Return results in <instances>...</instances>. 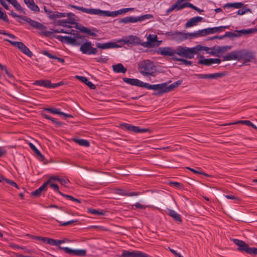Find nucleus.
Segmentation results:
<instances>
[{
	"instance_id": "nucleus-1",
	"label": "nucleus",
	"mask_w": 257,
	"mask_h": 257,
	"mask_svg": "<svg viewBox=\"0 0 257 257\" xmlns=\"http://www.w3.org/2000/svg\"><path fill=\"white\" fill-rule=\"evenodd\" d=\"M69 7L76 10H80L82 12L92 15H97L107 17H115L118 15L125 13L134 10V8H124L116 11L109 12L108 11H102L97 9H87L75 5H69Z\"/></svg>"
},
{
	"instance_id": "nucleus-2",
	"label": "nucleus",
	"mask_w": 257,
	"mask_h": 257,
	"mask_svg": "<svg viewBox=\"0 0 257 257\" xmlns=\"http://www.w3.org/2000/svg\"><path fill=\"white\" fill-rule=\"evenodd\" d=\"M200 46H197L195 47L188 48L180 46L176 49V53L179 56L184 57L187 59H192L194 55L198 53L200 50Z\"/></svg>"
},
{
	"instance_id": "nucleus-3",
	"label": "nucleus",
	"mask_w": 257,
	"mask_h": 257,
	"mask_svg": "<svg viewBox=\"0 0 257 257\" xmlns=\"http://www.w3.org/2000/svg\"><path fill=\"white\" fill-rule=\"evenodd\" d=\"M155 67L153 63L149 60H144L138 65L139 71L144 76H155Z\"/></svg>"
},
{
	"instance_id": "nucleus-4",
	"label": "nucleus",
	"mask_w": 257,
	"mask_h": 257,
	"mask_svg": "<svg viewBox=\"0 0 257 257\" xmlns=\"http://www.w3.org/2000/svg\"><path fill=\"white\" fill-rule=\"evenodd\" d=\"M58 40L61 42H64L68 44H71L75 46H79L81 44V42L79 41L78 39H84L83 36H76L73 38L69 36H62L61 35H57L55 36Z\"/></svg>"
},
{
	"instance_id": "nucleus-5",
	"label": "nucleus",
	"mask_w": 257,
	"mask_h": 257,
	"mask_svg": "<svg viewBox=\"0 0 257 257\" xmlns=\"http://www.w3.org/2000/svg\"><path fill=\"white\" fill-rule=\"evenodd\" d=\"M5 41L9 42L14 47L17 48L23 54L26 55L28 57L31 58L33 54L32 51L22 42H17L10 40L9 39H5Z\"/></svg>"
},
{
	"instance_id": "nucleus-6",
	"label": "nucleus",
	"mask_w": 257,
	"mask_h": 257,
	"mask_svg": "<svg viewBox=\"0 0 257 257\" xmlns=\"http://www.w3.org/2000/svg\"><path fill=\"white\" fill-rule=\"evenodd\" d=\"M238 61L243 60L245 62H250L254 59V55L251 51L246 49L238 50Z\"/></svg>"
},
{
	"instance_id": "nucleus-7",
	"label": "nucleus",
	"mask_w": 257,
	"mask_h": 257,
	"mask_svg": "<svg viewBox=\"0 0 257 257\" xmlns=\"http://www.w3.org/2000/svg\"><path fill=\"white\" fill-rule=\"evenodd\" d=\"M80 50L83 54L89 55H95L98 51L96 48L92 46V44L89 41L86 42L82 44Z\"/></svg>"
},
{
	"instance_id": "nucleus-8",
	"label": "nucleus",
	"mask_w": 257,
	"mask_h": 257,
	"mask_svg": "<svg viewBox=\"0 0 257 257\" xmlns=\"http://www.w3.org/2000/svg\"><path fill=\"white\" fill-rule=\"evenodd\" d=\"M231 46H217L216 48L213 47V48H208V47H204V50L205 51H208L209 50H212L211 52H208V53L212 55L219 56L220 54H222L224 52L231 49Z\"/></svg>"
},
{
	"instance_id": "nucleus-9",
	"label": "nucleus",
	"mask_w": 257,
	"mask_h": 257,
	"mask_svg": "<svg viewBox=\"0 0 257 257\" xmlns=\"http://www.w3.org/2000/svg\"><path fill=\"white\" fill-rule=\"evenodd\" d=\"M121 256V257H150L149 254L141 251H130L127 250H123Z\"/></svg>"
},
{
	"instance_id": "nucleus-10",
	"label": "nucleus",
	"mask_w": 257,
	"mask_h": 257,
	"mask_svg": "<svg viewBox=\"0 0 257 257\" xmlns=\"http://www.w3.org/2000/svg\"><path fill=\"white\" fill-rule=\"evenodd\" d=\"M200 58L201 59L198 61V64L205 65L208 66L214 63L219 64L221 62V60L219 58L204 59L203 55H200Z\"/></svg>"
},
{
	"instance_id": "nucleus-11",
	"label": "nucleus",
	"mask_w": 257,
	"mask_h": 257,
	"mask_svg": "<svg viewBox=\"0 0 257 257\" xmlns=\"http://www.w3.org/2000/svg\"><path fill=\"white\" fill-rule=\"evenodd\" d=\"M157 53L165 56H171L174 57V54H176V50H173L171 47H160L159 48Z\"/></svg>"
},
{
	"instance_id": "nucleus-12",
	"label": "nucleus",
	"mask_w": 257,
	"mask_h": 257,
	"mask_svg": "<svg viewBox=\"0 0 257 257\" xmlns=\"http://www.w3.org/2000/svg\"><path fill=\"white\" fill-rule=\"evenodd\" d=\"M231 240L234 244L238 246L237 249L239 251L247 252L249 246L245 241L235 238H232Z\"/></svg>"
},
{
	"instance_id": "nucleus-13",
	"label": "nucleus",
	"mask_w": 257,
	"mask_h": 257,
	"mask_svg": "<svg viewBox=\"0 0 257 257\" xmlns=\"http://www.w3.org/2000/svg\"><path fill=\"white\" fill-rule=\"evenodd\" d=\"M23 20L28 23L30 26L34 28H36L40 30H44L46 29V26L38 22L31 19L29 18L24 17Z\"/></svg>"
},
{
	"instance_id": "nucleus-14",
	"label": "nucleus",
	"mask_w": 257,
	"mask_h": 257,
	"mask_svg": "<svg viewBox=\"0 0 257 257\" xmlns=\"http://www.w3.org/2000/svg\"><path fill=\"white\" fill-rule=\"evenodd\" d=\"M64 251L70 255L80 256H84L86 254V250L85 249H73L67 247H65Z\"/></svg>"
},
{
	"instance_id": "nucleus-15",
	"label": "nucleus",
	"mask_w": 257,
	"mask_h": 257,
	"mask_svg": "<svg viewBox=\"0 0 257 257\" xmlns=\"http://www.w3.org/2000/svg\"><path fill=\"white\" fill-rule=\"evenodd\" d=\"M95 45L97 48H99L101 49L115 48L120 47L118 44H116L115 42H109L105 43H96Z\"/></svg>"
},
{
	"instance_id": "nucleus-16",
	"label": "nucleus",
	"mask_w": 257,
	"mask_h": 257,
	"mask_svg": "<svg viewBox=\"0 0 257 257\" xmlns=\"http://www.w3.org/2000/svg\"><path fill=\"white\" fill-rule=\"evenodd\" d=\"M190 33H186L183 32L175 31L174 32V37L173 40L177 41H182L189 38H190L189 35Z\"/></svg>"
},
{
	"instance_id": "nucleus-17",
	"label": "nucleus",
	"mask_w": 257,
	"mask_h": 257,
	"mask_svg": "<svg viewBox=\"0 0 257 257\" xmlns=\"http://www.w3.org/2000/svg\"><path fill=\"white\" fill-rule=\"evenodd\" d=\"M50 183V180L45 182L41 187L37 189L35 191L32 192V195L39 197L41 195L42 192L45 191L47 190V186Z\"/></svg>"
},
{
	"instance_id": "nucleus-18",
	"label": "nucleus",
	"mask_w": 257,
	"mask_h": 257,
	"mask_svg": "<svg viewBox=\"0 0 257 257\" xmlns=\"http://www.w3.org/2000/svg\"><path fill=\"white\" fill-rule=\"evenodd\" d=\"M169 82L170 81L168 82H165L161 84H156V90H158L159 91V94L169 92L168 86V84Z\"/></svg>"
},
{
	"instance_id": "nucleus-19",
	"label": "nucleus",
	"mask_w": 257,
	"mask_h": 257,
	"mask_svg": "<svg viewBox=\"0 0 257 257\" xmlns=\"http://www.w3.org/2000/svg\"><path fill=\"white\" fill-rule=\"evenodd\" d=\"M203 20L202 17L197 16L191 18L185 24L186 28H189L197 25V23L201 22Z\"/></svg>"
},
{
	"instance_id": "nucleus-20",
	"label": "nucleus",
	"mask_w": 257,
	"mask_h": 257,
	"mask_svg": "<svg viewBox=\"0 0 257 257\" xmlns=\"http://www.w3.org/2000/svg\"><path fill=\"white\" fill-rule=\"evenodd\" d=\"M223 61L237 60L238 61V51H233L222 57Z\"/></svg>"
},
{
	"instance_id": "nucleus-21",
	"label": "nucleus",
	"mask_w": 257,
	"mask_h": 257,
	"mask_svg": "<svg viewBox=\"0 0 257 257\" xmlns=\"http://www.w3.org/2000/svg\"><path fill=\"white\" fill-rule=\"evenodd\" d=\"M140 39L136 36H130L127 39L124 40L126 44H130L136 45H139L140 44Z\"/></svg>"
},
{
	"instance_id": "nucleus-22",
	"label": "nucleus",
	"mask_w": 257,
	"mask_h": 257,
	"mask_svg": "<svg viewBox=\"0 0 257 257\" xmlns=\"http://www.w3.org/2000/svg\"><path fill=\"white\" fill-rule=\"evenodd\" d=\"M122 80L124 82L133 86L140 87L141 83H142V81L135 78L124 77Z\"/></svg>"
},
{
	"instance_id": "nucleus-23",
	"label": "nucleus",
	"mask_w": 257,
	"mask_h": 257,
	"mask_svg": "<svg viewBox=\"0 0 257 257\" xmlns=\"http://www.w3.org/2000/svg\"><path fill=\"white\" fill-rule=\"evenodd\" d=\"M75 77L80 80L81 81L84 82L85 84H86L90 89H94L96 88L95 85L93 84L91 82L89 81L87 77L84 76H81L76 75Z\"/></svg>"
},
{
	"instance_id": "nucleus-24",
	"label": "nucleus",
	"mask_w": 257,
	"mask_h": 257,
	"mask_svg": "<svg viewBox=\"0 0 257 257\" xmlns=\"http://www.w3.org/2000/svg\"><path fill=\"white\" fill-rule=\"evenodd\" d=\"M51 31H46L43 32V35L46 37H51L53 33H66L70 34L69 32L65 31L63 29H51Z\"/></svg>"
},
{
	"instance_id": "nucleus-25",
	"label": "nucleus",
	"mask_w": 257,
	"mask_h": 257,
	"mask_svg": "<svg viewBox=\"0 0 257 257\" xmlns=\"http://www.w3.org/2000/svg\"><path fill=\"white\" fill-rule=\"evenodd\" d=\"M183 2H184V0H177L175 4L173 5V6H176L175 9L177 11L182 10L186 7L189 8L190 3L187 2L181 4Z\"/></svg>"
},
{
	"instance_id": "nucleus-26",
	"label": "nucleus",
	"mask_w": 257,
	"mask_h": 257,
	"mask_svg": "<svg viewBox=\"0 0 257 257\" xmlns=\"http://www.w3.org/2000/svg\"><path fill=\"white\" fill-rule=\"evenodd\" d=\"M207 34H209L208 28L200 30L194 33H191L189 34V35L190 38H192L193 37H197L198 36H204Z\"/></svg>"
},
{
	"instance_id": "nucleus-27",
	"label": "nucleus",
	"mask_w": 257,
	"mask_h": 257,
	"mask_svg": "<svg viewBox=\"0 0 257 257\" xmlns=\"http://www.w3.org/2000/svg\"><path fill=\"white\" fill-rule=\"evenodd\" d=\"M229 26H219L214 28H208L209 34H213L217 32H220L224 31L226 29H229Z\"/></svg>"
},
{
	"instance_id": "nucleus-28",
	"label": "nucleus",
	"mask_w": 257,
	"mask_h": 257,
	"mask_svg": "<svg viewBox=\"0 0 257 257\" xmlns=\"http://www.w3.org/2000/svg\"><path fill=\"white\" fill-rule=\"evenodd\" d=\"M168 215L172 217L176 221L180 223L182 222L181 215L176 213L174 210L172 209L168 210Z\"/></svg>"
},
{
	"instance_id": "nucleus-29",
	"label": "nucleus",
	"mask_w": 257,
	"mask_h": 257,
	"mask_svg": "<svg viewBox=\"0 0 257 257\" xmlns=\"http://www.w3.org/2000/svg\"><path fill=\"white\" fill-rule=\"evenodd\" d=\"M79 29L81 32L86 33V34L89 35L90 36H94V37L97 36V34L95 32H98V30L95 28L92 30V32L88 28L83 27V26L80 27V28H79Z\"/></svg>"
},
{
	"instance_id": "nucleus-30",
	"label": "nucleus",
	"mask_w": 257,
	"mask_h": 257,
	"mask_svg": "<svg viewBox=\"0 0 257 257\" xmlns=\"http://www.w3.org/2000/svg\"><path fill=\"white\" fill-rule=\"evenodd\" d=\"M112 68L113 71L116 73H125L127 71L126 68H125L121 63L113 65Z\"/></svg>"
},
{
	"instance_id": "nucleus-31",
	"label": "nucleus",
	"mask_w": 257,
	"mask_h": 257,
	"mask_svg": "<svg viewBox=\"0 0 257 257\" xmlns=\"http://www.w3.org/2000/svg\"><path fill=\"white\" fill-rule=\"evenodd\" d=\"M33 84L35 85H40L44 87L49 88V85L50 84V80H38L35 81Z\"/></svg>"
},
{
	"instance_id": "nucleus-32",
	"label": "nucleus",
	"mask_w": 257,
	"mask_h": 257,
	"mask_svg": "<svg viewBox=\"0 0 257 257\" xmlns=\"http://www.w3.org/2000/svg\"><path fill=\"white\" fill-rule=\"evenodd\" d=\"M25 4L31 11L37 13L40 12V8L36 4H35L34 1H31Z\"/></svg>"
},
{
	"instance_id": "nucleus-33",
	"label": "nucleus",
	"mask_w": 257,
	"mask_h": 257,
	"mask_svg": "<svg viewBox=\"0 0 257 257\" xmlns=\"http://www.w3.org/2000/svg\"><path fill=\"white\" fill-rule=\"evenodd\" d=\"M136 22H137V17L132 16L123 18L120 19L119 21V23H122L124 24Z\"/></svg>"
},
{
	"instance_id": "nucleus-34",
	"label": "nucleus",
	"mask_w": 257,
	"mask_h": 257,
	"mask_svg": "<svg viewBox=\"0 0 257 257\" xmlns=\"http://www.w3.org/2000/svg\"><path fill=\"white\" fill-rule=\"evenodd\" d=\"M117 193L123 196H137L138 195L137 192H127L125 190L118 189L117 190Z\"/></svg>"
},
{
	"instance_id": "nucleus-35",
	"label": "nucleus",
	"mask_w": 257,
	"mask_h": 257,
	"mask_svg": "<svg viewBox=\"0 0 257 257\" xmlns=\"http://www.w3.org/2000/svg\"><path fill=\"white\" fill-rule=\"evenodd\" d=\"M42 116L49 120H51L54 123H55L57 126H61L63 123L61 121L57 120V119L55 118L52 117L51 116L47 115L45 113H42Z\"/></svg>"
},
{
	"instance_id": "nucleus-36",
	"label": "nucleus",
	"mask_w": 257,
	"mask_h": 257,
	"mask_svg": "<svg viewBox=\"0 0 257 257\" xmlns=\"http://www.w3.org/2000/svg\"><path fill=\"white\" fill-rule=\"evenodd\" d=\"M73 141L75 143H77V144H78L81 146H84V147H88L90 146L89 142L86 140L74 139Z\"/></svg>"
},
{
	"instance_id": "nucleus-37",
	"label": "nucleus",
	"mask_w": 257,
	"mask_h": 257,
	"mask_svg": "<svg viewBox=\"0 0 257 257\" xmlns=\"http://www.w3.org/2000/svg\"><path fill=\"white\" fill-rule=\"evenodd\" d=\"M246 124L248 126H251L252 127L254 128H256V127L255 126V125L253 124L249 120H239L238 121H236L235 122H234V123H229L228 124V125H230V124Z\"/></svg>"
},
{
	"instance_id": "nucleus-38",
	"label": "nucleus",
	"mask_w": 257,
	"mask_h": 257,
	"mask_svg": "<svg viewBox=\"0 0 257 257\" xmlns=\"http://www.w3.org/2000/svg\"><path fill=\"white\" fill-rule=\"evenodd\" d=\"M243 6L242 3H228L224 5V7L226 8H234L236 9H240Z\"/></svg>"
},
{
	"instance_id": "nucleus-39",
	"label": "nucleus",
	"mask_w": 257,
	"mask_h": 257,
	"mask_svg": "<svg viewBox=\"0 0 257 257\" xmlns=\"http://www.w3.org/2000/svg\"><path fill=\"white\" fill-rule=\"evenodd\" d=\"M240 36V34H238V33L235 32V33H232L231 32H227L225 33V34L223 36H221L220 38H224L226 37H229V38H234V37H237Z\"/></svg>"
},
{
	"instance_id": "nucleus-40",
	"label": "nucleus",
	"mask_w": 257,
	"mask_h": 257,
	"mask_svg": "<svg viewBox=\"0 0 257 257\" xmlns=\"http://www.w3.org/2000/svg\"><path fill=\"white\" fill-rule=\"evenodd\" d=\"M137 22H142L144 21L147 19H152L153 18V16L152 14H145L144 15H142L139 17H136Z\"/></svg>"
},
{
	"instance_id": "nucleus-41",
	"label": "nucleus",
	"mask_w": 257,
	"mask_h": 257,
	"mask_svg": "<svg viewBox=\"0 0 257 257\" xmlns=\"http://www.w3.org/2000/svg\"><path fill=\"white\" fill-rule=\"evenodd\" d=\"M0 20H3L6 23L9 24V20L5 12L3 11V10L2 8H0Z\"/></svg>"
},
{
	"instance_id": "nucleus-42",
	"label": "nucleus",
	"mask_w": 257,
	"mask_h": 257,
	"mask_svg": "<svg viewBox=\"0 0 257 257\" xmlns=\"http://www.w3.org/2000/svg\"><path fill=\"white\" fill-rule=\"evenodd\" d=\"M182 82V80H178V81L174 82L172 84L169 85L168 86V90H169V92L172 91L175 88L178 87L181 84Z\"/></svg>"
},
{
	"instance_id": "nucleus-43",
	"label": "nucleus",
	"mask_w": 257,
	"mask_h": 257,
	"mask_svg": "<svg viewBox=\"0 0 257 257\" xmlns=\"http://www.w3.org/2000/svg\"><path fill=\"white\" fill-rule=\"evenodd\" d=\"M172 59L174 61H180L185 65H192V62L191 61H188V60H187L183 59V58H177L176 57H174L172 58Z\"/></svg>"
},
{
	"instance_id": "nucleus-44",
	"label": "nucleus",
	"mask_w": 257,
	"mask_h": 257,
	"mask_svg": "<svg viewBox=\"0 0 257 257\" xmlns=\"http://www.w3.org/2000/svg\"><path fill=\"white\" fill-rule=\"evenodd\" d=\"M156 84L151 85L148 83H144L142 81V83H141V87H144L149 90H156Z\"/></svg>"
},
{
	"instance_id": "nucleus-45",
	"label": "nucleus",
	"mask_w": 257,
	"mask_h": 257,
	"mask_svg": "<svg viewBox=\"0 0 257 257\" xmlns=\"http://www.w3.org/2000/svg\"><path fill=\"white\" fill-rule=\"evenodd\" d=\"M11 4L17 10H18L23 14H25V11H24L23 9L21 7V5L18 3L17 0H14Z\"/></svg>"
},
{
	"instance_id": "nucleus-46",
	"label": "nucleus",
	"mask_w": 257,
	"mask_h": 257,
	"mask_svg": "<svg viewBox=\"0 0 257 257\" xmlns=\"http://www.w3.org/2000/svg\"><path fill=\"white\" fill-rule=\"evenodd\" d=\"M188 170L191 171V172H193L194 173H195V174H200V175H203V176H206V177H210V176L202 171H199V170H196L194 169H193V168H190V167H187L186 168Z\"/></svg>"
},
{
	"instance_id": "nucleus-47",
	"label": "nucleus",
	"mask_w": 257,
	"mask_h": 257,
	"mask_svg": "<svg viewBox=\"0 0 257 257\" xmlns=\"http://www.w3.org/2000/svg\"><path fill=\"white\" fill-rule=\"evenodd\" d=\"M224 76L222 73H216L214 74H208V77L209 79H215L217 78L221 77Z\"/></svg>"
},
{
	"instance_id": "nucleus-48",
	"label": "nucleus",
	"mask_w": 257,
	"mask_h": 257,
	"mask_svg": "<svg viewBox=\"0 0 257 257\" xmlns=\"http://www.w3.org/2000/svg\"><path fill=\"white\" fill-rule=\"evenodd\" d=\"M45 110L50 112L51 113L59 115H60L61 112L59 109L55 108H45Z\"/></svg>"
},
{
	"instance_id": "nucleus-49",
	"label": "nucleus",
	"mask_w": 257,
	"mask_h": 257,
	"mask_svg": "<svg viewBox=\"0 0 257 257\" xmlns=\"http://www.w3.org/2000/svg\"><path fill=\"white\" fill-rule=\"evenodd\" d=\"M88 212L94 215H103L104 213L103 210L99 211L95 209H89Z\"/></svg>"
},
{
	"instance_id": "nucleus-50",
	"label": "nucleus",
	"mask_w": 257,
	"mask_h": 257,
	"mask_svg": "<svg viewBox=\"0 0 257 257\" xmlns=\"http://www.w3.org/2000/svg\"><path fill=\"white\" fill-rule=\"evenodd\" d=\"M147 40H148L150 44L151 45L152 43L157 41V35H150L147 38Z\"/></svg>"
},
{
	"instance_id": "nucleus-51",
	"label": "nucleus",
	"mask_w": 257,
	"mask_h": 257,
	"mask_svg": "<svg viewBox=\"0 0 257 257\" xmlns=\"http://www.w3.org/2000/svg\"><path fill=\"white\" fill-rule=\"evenodd\" d=\"M77 222H78V220H77V219L72 220H70V221H66L65 222L59 221L60 226H67V225H70V224H72L74 223Z\"/></svg>"
},
{
	"instance_id": "nucleus-52",
	"label": "nucleus",
	"mask_w": 257,
	"mask_h": 257,
	"mask_svg": "<svg viewBox=\"0 0 257 257\" xmlns=\"http://www.w3.org/2000/svg\"><path fill=\"white\" fill-rule=\"evenodd\" d=\"M58 14L59 12L57 11L53 12L51 11V13L49 15V16H48V17L50 20H54L58 18Z\"/></svg>"
},
{
	"instance_id": "nucleus-53",
	"label": "nucleus",
	"mask_w": 257,
	"mask_h": 257,
	"mask_svg": "<svg viewBox=\"0 0 257 257\" xmlns=\"http://www.w3.org/2000/svg\"><path fill=\"white\" fill-rule=\"evenodd\" d=\"M252 31L251 29H248V30L242 29V30L235 31V32L238 33V34H240V36H241L242 35H245V34H248L251 33H252Z\"/></svg>"
},
{
	"instance_id": "nucleus-54",
	"label": "nucleus",
	"mask_w": 257,
	"mask_h": 257,
	"mask_svg": "<svg viewBox=\"0 0 257 257\" xmlns=\"http://www.w3.org/2000/svg\"><path fill=\"white\" fill-rule=\"evenodd\" d=\"M63 196L66 197V198L70 200H72V201H75L78 203H81V200L78 199H77V198H75L74 197H73L72 196H71V195H66V194H63V195H62Z\"/></svg>"
},
{
	"instance_id": "nucleus-55",
	"label": "nucleus",
	"mask_w": 257,
	"mask_h": 257,
	"mask_svg": "<svg viewBox=\"0 0 257 257\" xmlns=\"http://www.w3.org/2000/svg\"><path fill=\"white\" fill-rule=\"evenodd\" d=\"M246 253L250 254L257 255V248L249 247Z\"/></svg>"
},
{
	"instance_id": "nucleus-56",
	"label": "nucleus",
	"mask_w": 257,
	"mask_h": 257,
	"mask_svg": "<svg viewBox=\"0 0 257 257\" xmlns=\"http://www.w3.org/2000/svg\"><path fill=\"white\" fill-rule=\"evenodd\" d=\"M30 148L33 150L36 154L40 155V151L35 147V146L32 143H30L29 144Z\"/></svg>"
},
{
	"instance_id": "nucleus-57",
	"label": "nucleus",
	"mask_w": 257,
	"mask_h": 257,
	"mask_svg": "<svg viewBox=\"0 0 257 257\" xmlns=\"http://www.w3.org/2000/svg\"><path fill=\"white\" fill-rule=\"evenodd\" d=\"M50 187L53 188L55 191L58 192L60 195H63V193H62L59 189V186L56 184H51Z\"/></svg>"
},
{
	"instance_id": "nucleus-58",
	"label": "nucleus",
	"mask_w": 257,
	"mask_h": 257,
	"mask_svg": "<svg viewBox=\"0 0 257 257\" xmlns=\"http://www.w3.org/2000/svg\"><path fill=\"white\" fill-rule=\"evenodd\" d=\"M66 16H72L74 17L75 15L73 13H60L59 12L58 14V18L65 17Z\"/></svg>"
},
{
	"instance_id": "nucleus-59",
	"label": "nucleus",
	"mask_w": 257,
	"mask_h": 257,
	"mask_svg": "<svg viewBox=\"0 0 257 257\" xmlns=\"http://www.w3.org/2000/svg\"><path fill=\"white\" fill-rule=\"evenodd\" d=\"M59 241H58V240L54 239L52 238H48V240L47 241V243L50 244L52 245H57V242H59Z\"/></svg>"
},
{
	"instance_id": "nucleus-60",
	"label": "nucleus",
	"mask_w": 257,
	"mask_h": 257,
	"mask_svg": "<svg viewBox=\"0 0 257 257\" xmlns=\"http://www.w3.org/2000/svg\"><path fill=\"white\" fill-rule=\"evenodd\" d=\"M6 182L7 183L10 184L11 186H13V187H14L15 188H19L18 185H17V184L15 182H14L13 181H12V180H11L10 179H6Z\"/></svg>"
},
{
	"instance_id": "nucleus-61",
	"label": "nucleus",
	"mask_w": 257,
	"mask_h": 257,
	"mask_svg": "<svg viewBox=\"0 0 257 257\" xmlns=\"http://www.w3.org/2000/svg\"><path fill=\"white\" fill-rule=\"evenodd\" d=\"M196 76L199 79H208V74H195Z\"/></svg>"
},
{
	"instance_id": "nucleus-62",
	"label": "nucleus",
	"mask_w": 257,
	"mask_h": 257,
	"mask_svg": "<svg viewBox=\"0 0 257 257\" xmlns=\"http://www.w3.org/2000/svg\"><path fill=\"white\" fill-rule=\"evenodd\" d=\"M133 206H135L137 208H139L142 210H145L147 207V206L142 205L138 202L133 205Z\"/></svg>"
},
{
	"instance_id": "nucleus-63",
	"label": "nucleus",
	"mask_w": 257,
	"mask_h": 257,
	"mask_svg": "<svg viewBox=\"0 0 257 257\" xmlns=\"http://www.w3.org/2000/svg\"><path fill=\"white\" fill-rule=\"evenodd\" d=\"M68 19L66 20L67 22H68V24H75V19H74V17L72 16H67Z\"/></svg>"
},
{
	"instance_id": "nucleus-64",
	"label": "nucleus",
	"mask_w": 257,
	"mask_h": 257,
	"mask_svg": "<svg viewBox=\"0 0 257 257\" xmlns=\"http://www.w3.org/2000/svg\"><path fill=\"white\" fill-rule=\"evenodd\" d=\"M43 54L51 59H55L56 58V56L50 54L48 51H44Z\"/></svg>"
}]
</instances>
